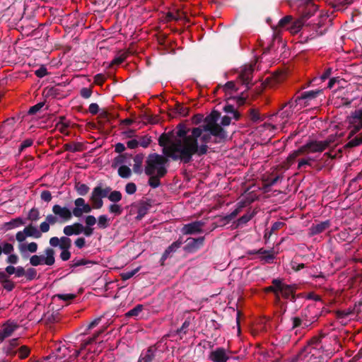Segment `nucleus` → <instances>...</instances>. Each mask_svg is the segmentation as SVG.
Masks as SVG:
<instances>
[{
	"instance_id": "nucleus-3",
	"label": "nucleus",
	"mask_w": 362,
	"mask_h": 362,
	"mask_svg": "<svg viewBox=\"0 0 362 362\" xmlns=\"http://www.w3.org/2000/svg\"><path fill=\"white\" fill-rule=\"evenodd\" d=\"M334 351L331 349H322L320 342L306 346L291 362H325Z\"/></svg>"
},
{
	"instance_id": "nucleus-11",
	"label": "nucleus",
	"mask_w": 362,
	"mask_h": 362,
	"mask_svg": "<svg viewBox=\"0 0 362 362\" xmlns=\"http://www.w3.org/2000/svg\"><path fill=\"white\" fill-rule=\"evenodd\" d=\"M28 237L35 239L41 238V233L38 228L33 224L25 226L22 230L17 232L16 234V239L18 243L25 242Z\"/></svg>"
},
{
	"instance_id": "nucleus-29",
	"label": "nucleus",
	"mask_w": 362,
	"mask_h": 362,
	"mask_svg": "<svg viewBox=\"0 0 362 362\" xmlns=\"http://www.w3.org/2000/svg\"><path fill=\"white\" fill-rule=\"evenodd\" d=\"M110 219L107 215H100L98 218V227L100 229H105L110 226Z\"/></svg>"
},
{
	"instance_id": "nucleus-19",
	"label": "nucleus",
	"mask_w": 362,
	"mask_h": 362,
	"mask_svg": "<svg viewBox=\"0 0 362 362\" xmlns=\"http://www.w3.org/2000/svg\"><path fill=\"white\" fill-rule=\"evenodd\" d=\"M16 322L8 321L0 327V340L10 337L18 328Z\"/></svg>"
},
{
	"instance_id": "nucleus-55",
	"label": "nucleus",
	"mask_w": 362,
	"mask_h": 362,
	"mask_svg": "<svg viewBox=\"0 0 362 362\" xmlns=\"http://www.w3.org/2000/svg\"><path fill=\"white\" fill-rule=\"evenodd\" d=\"M250 118L255 122L259 121L260 119L259 112L256 110L251 109L250 111Z\"/></svg>"
},
{
	"instance_id": "nucleus-20",
	"label": "nucleus",
	"mask_w": 362,
	"mask_h": 362,
	"mask_svg": "<svg viewBox=\"0 0 362 362\" xmlns=\"http://www.w3.org/2000/svg\"><path fill=\"white\" fill-rule=\"evenodd\" d=\"M127 164L130 165V156L127 154H119L113 159L112 167L119 168L120 166H124Z\"/></svg>"
},
{
	"instance_id": "nucleus-34",
	"label": "nucleus",
	"mask_w": 362,
	"mask_h": 362,
	"mask_svg": "<svg viewBox=\"0 0 362 362\" xmlns=\"http://www.w3.org/2000/svg\"><path fill=\"white\" fill-rule=\"evenodd\" d=\"M153 351L149 348L144 354H142L138 362H151L153 358Z\"/></svg>"
},
{
	"instance_id": "nucleus-56",
	"label": "nucleus",
	"mask_w": 362,
	"mask_h": 362,
	"mask_svg": "<svg viewBox=\"0 0 362 362\" xmlns=\"http://www.w3.org/2000/svg\"><path fill=\"white\" fill-rule=\"evenodd\" d=\"M40 197L43 201L46 202H50L52 198L51 192L47 190L42 191L40 194Z\"/></svg>"
},
{
	"instance_id": "nucleus-50",
	"label": "nucleus",
	"mask_w": 362,
	"mask_h": 362,
	"mask_svg": "<svg viewBox=\"0 0 362 362\" xmlns=\"http://www.w3.org/2000/svg\"><path fill=\"white\" fill-rule=\"evenodd\" d=\"M151 177L148 180L149 185L153 188H156L159 186L160 182L159 178L160 177H157L156 175H150Z\"/></svg>"
},
{
	"instance_id": "nucleus-8",
	"label": "nucleus",
	"mask_w": 362,
	"mask_h": 362,
	"mask_svg": "<svg viewBox=\"0 0 362 362\" xmlns=\"http://www.w3.org/2000/svg\"><path fill=\"white\" fill-rule=\"evenodd\" d=\"M54 250L51 247L45 250V255H34L30 258V264L33 267L40 265L52 266L55 262Z\"/></svg>"
},
{
	"instance_id": "nucleus-21",
	"label": "nucleus",
	"mask_w": 362,
	"mask_h": 362,
	"mask_svg": "<svg viewBox=\"0 0 362 362\" xmlns=\"http://www.w3.org/2000/svg\"><path fill=\"white\" fill-rule=\"evenodd\" d=\"M37 248L38 245L35 242H31L30 243L22 242L19 243L18 245V250L22 255H24L27 252L35 253L37 252Z\"/></svg>"
},
{
	"instance_id": "nucleus-7",
	"label": "nucleus",
	"mask_w": 362,
	"mask_h": 362,
	"mask_svg": "<svg viewBox=\"0 0 362 362\" xmlns=\"http://www.w3.org/2000/svg\"><path fill=\"white\" fill-rule=\"evenodd\" d=\"M80 354L79 350H76L75 349H71V347H67L64 345L59 346L52 360H54L55 362H71L74 360Z\"/></svg>"
},
{
	"instance_id": "nucleus-38",
	"label": "nucleus",
	"mask_w": 362,
	"mask_h": 362,
	"mask_svg": "<svg viewBox=\"0 0 362 362\" xmlns=\"http://www.w3.org/2000/svg\"><path fill=\"white\" fill-rule=\"evenodd\" d=\"M305 153L302 146L296 151H293L287 158V161L289 164H291L295 159L300 155Z\"/></svg>"
},
{
	"instance_id": "nucleus-9",
	"label": "nucleus",
	"mask_w": 362,
	"mask_h": 362,
	"mask_svg": "<svg viewBox=\"0 0 362 362\" xmlns=\"http://www.w3.org/2000/svg\"><path fill=\"white\" fill-rule=\"evenodd\" d=\"M110 192V187L103 188L101 186H97L93 188L90 197V200L92 203V209L102 208L103 206V198L106 197Z\"/></svg>"
},
{
	"instance_id": "nucleus-52",
	"label": "nucleus",
	"mask_w": 362,
	"mask_h": 362,
	"mask_svg": "<svg viewBox=\"0 0 362 362\" xmlns=\"http://www.w3.org/2000/svg\"><path fill=\"white\" fill-rule=\"evenodd\" d=\"M85 223L87 226H93L96 223V218L93 215H88L85 217Z\"/></svg>"
},
{
	"instance_id": "nucleus-22",
	"label": "nucleus",
	"mask_w": 362,
	"mask_h": 362,
	"mask_svg": "<svg viewBox=\"0 0 362 362\" xmlns=\"http://www.w3.org/2000/svg\"><path fill=\"white\" fill-rule=\"evenodd\" d=\"M82 224L80 223H75L72 225L66 226L63 229V233L66 236L73 235H79L81 233Z\"/></svg>"
},
{
	"instance_id": "nucleus-36",
	"label": "nucleus",
	"mask_w": 362,
	"mask_h": 362,
	"mask_svg": "<svg viewBox=\"0 0 362 362\" xmlns=\"http://www.w3.org/2000/svg\"><path fill=\"white\" fill-rule=\"evenodd\" d=\"M224 111L230 114L233 119L235 120H238L240 119V114L231 105H228L224 107Z\"/></svg>"
},
{
	"instance_id": "nucleus-17",
	"label": "nucleus",
	"mask_w": 362,
	"mask_h": 362,
	"mask_svg": "<svg viewBox=\"0 0 362 362\" xmlns=\"http://www.w3.org/2000/svg\"><path fill=\"white\" fill-rule=\"evenodd\" d=\"M52 212L58 217L60 222H66L72 218L71 211L66 206L54 204L52 206Z\"/></svg>"
},
{
	"instance_id": "nucleus-33",
	"label": "nucleus",
	"mask_w": 362,
	"mask_h": 362,
	"mask_svg": "<svg viewBox=\"0 0 362 362\" xmlns=\"http://www.w3.org/2000/svg\"><path fill=\"white\" fill-rule=\"evenodd\" d=\"M118 175L122 178H129L132 175L131 169L129 166H120L118 168Z\"/></svg>"
},
{
	"instance_id": "nucleus-64",
	"label": "nucleus",
	"mask_w": 362,
	"mask_h": 362,
	"mask_svg": "<svg viewBox=\"0 0 362 362\" xmlns=\"http://www.w3.org/2000/svg\"><path fill=\"white\" fill-rule=\"evenodd\" d=\"M292 17L291 16H285L279 21V25L284 28L288 23H291Z\"/></svg>"
},
{
	"instance_id": "nucleus-18",
	"label": "nucleus",
	"mask_w": 362,
	"mask_h": 362,
	"mask_svg": "<svg viewBox=\"0 0 362 362\" xmlns=\"http://www.w3.org/2000/svg\"><path fill=\"white\" fill-rule=\"evenodd\" d=\"M204 226V223L202 221H194L184 225L181 231L184 235L199 233L202 231V228Z\"/></svg>"
},
{
	"instance_id": "nucleus-26",
	"label": "nucleus",
	"mask_w": 362,
	"mask_h": 362,
	"mask_svg": "<svg viewBox=\"0 0 362 362\" xmlns=\"http://www.w3.org/2000/svg\"><path fill=\"white\" fill-rule=\"evenodd\" d=\"M182 245L181 241H175L173 243H172L163 252L161 261L163 262L168 257L169 255L175 252Z\"/></svg>"
},
{
	"instance_id": "nucleus-43",
	"label": "nucleus",
	"mask_w": 362,
	"mask_h": 362,
	"mask_svg": "<svg viewBox=\"0 0 362 362\" xmlns=\"http://www.w3.org/2000/svg\"><path fill=\"white\" fill-rule=\"evenodd\" d=\"M54 298H57L64 301H69L74 299L76 298V295L73 293L56 294Z\"/></svg>"
},
{
	"instance_id": "nucleus-62",
	"label": "nucleus",
	"mask_w": 362,
	"mask_h": 362,
	"mask_svg": "<svg viewBox=\"0 0 362 362\" xmlns=\"http://www.w3.org/2000/svg\"><path fill=\"white\" fill-rule=\"evenodd\" d=\"M127 146L130 149H134L139 146V140L137 139H132V140L127 141Z\"/></svg>"
},
{
	"instance_id": "nucleus-46",
	"label": "nucleus",
	"mask_w": 362,
	"mask_h": 362,
	"mask_svg": "<svg viewBox=\"0 0 362 362\" xmlns=\"http://www.w3.org/2000/svg\"><path fill=\"white\" fill-rule=\"evenodd\" d=\"M140 269V267H137L134 270L124 272L121 274L122 280H128L134 276Z\"/></svg>"
},
{
	"instance_id": "nucleus-48",
	"label": "nucleus",
	"mask_w": 362,
	"mask_h": 362,
	"mask_svg": "<svg viewBox=\"0 0 362 362\" xmlns=\"http://www.w3.org/2000/svg\"><path fill=\"white\" fill-rule=\"evenodd\" d=\"M252 216H253V215L252 214L247 213L238 219L237 224L238 226L245 224V223H247L249 221H250L252 219Z\"/></svg>"
},
{
	"instance_id": "nucleus-25",
	"label": "nucleus",
	"mask_w": 362,
	"mask_h": 362,
	"mask_svg": "<svg viewBox=\"0 0 362 362\" xmlns=\"http://www.w3.org/2000/svg\"><path fill=\"white\" fill-rule=\"evenodd\" d=\"M187 245V250L193 252L197 250L204 243V238L201 237L198 238H189Z\"/></svg>"
},
{
	"instance_id": "nucleus-13",
	"label": "nucleus",
	"mask_w": 362,
	"mask_h": 362,
	"mask_svg": "<svg viewBox=\"0 0 362 362\" xmlns=\"http://www.w3.org/2000/svg\"><path fill=\"white\" fill-rule=\"evenodd\" d=\"M74 208L71 211L72 216L80 218L83 214H89L92 211V206L86 203L83 198L79 197L74 200Z\"/></svg>"
},
{
	"instance_id": "nucleus-35",
	"label": "nucleus",
	"mask_w": 362,
	"mask_h": 362,
	"mask_svg": "<svg viewBox=\"0 0 362 362\" xmlns=\"http://www.w3.org/2000/svg\"><path fill=\"white\" fill-rule=\"evenodd\" d=\"M250 254L258 253L263 255L262 259L265 260L267 262H271L274 259V257L273 254H272L269 251L263 250L262 249L259 250L256 252H250Z\"/></svg>"
},
{
	"instance_id": "nucleus-53",
	"label": "nucleus",
	"mask_w": 362,
	"mask_h": 362,
	"mask_svg": "<svg viewBox=\"0 0 362 362\" xmlns=\"http://www.w3.org/2000/svg\"><path fill=\"white\" fill-rule=\"evenodd\" d=\"M94 228L92 226H83L82 225L81 233H83L86 237H90L93 234Z\"/></svg>"
},
{
	"instance_id": "nucleus-31",
	"label": "nucleus",
	"mask_w": 362,
	"mask_h": 362,
	"mask_svg": "<svg viewBox=\"0 0 362 362\" xmlns=\"http://www.w3.org/2000/svg\"><path fill=\"white\" fill-rule=\"evenodd\" d=\"M108 211L115 216H119L122 214L123 209L120 204L114 203L108 206Z\"/></svg>"
},
{
	"instance_id": "nucleus-54",
	"label": "nucleus",
	"mask_w": 362,
	"mask_h": 362,
	"mask_svg": "<svg viewBox=\"0 0 362 362\" xmlns=\"http://www.w3.org/2000/svg\"><path fill=\"white\" fill-rule=\"evenodd\" d=\"M45 221L49 224V225H54L57 223V222H60L58 219V217H57L54 214H48L46 216Z\"/></svg>"
},
{
	"instance_id": "nucleus-63",
	"label": "nucleus",
	"mask_w": 362,
	"mask_h": 362,
	"mask_svg": "<svg viewBox=\"0 0 362 362\" xmlns=\"http://www.w3.org/2000/svg\"><path fill=\"white\" fill-rule=\"evenodd\" d=\"M312 161H313V159L311 158L300 160L298 162V168H301L305 165H310Z\"/></svg>"
},
{
	"instance_id": "nucleus-39",
	"label": "nucleus",
	"mask_w": 362,
	"mask_h": 362,
	"mask_svg": "<svg viewBox=\"0 0 362 362\" xmlns=\"http://www.w3.org/2000/svg\"><path fill=\"white\" fill-rule=\"evenodd\" d=\"M242 209H243V205H239L231 213L225 216L223 219L226 221H231L232 219L235 218L239 213H240Z\"/></svg>"
},
{
	"instance_id": "nucleus-30",
	"label": "nucleus",
	"mask_w": 362,
	"mask_h": 362,
	"mask_svg": "<svg viewBox=\"0 0 362 362\" xmlns=\"http://www.w3.org/2000/svg\"><path fill=\"white\" fill-rule=\"evenodd\" d=\"M108 198V199L114 203H117L122 200V193L119 191H111L109 192L107 196L106 197Z\"/></svg>"
},
{
	"instance_id": "nucleus-10",
	"label": "nucleus",
	"mask_w": 362,
	"mask_h": 362,
	"mask_svg": "<svg viewBox=\"0 0 362 362\" xmlns=\"http://www.w3.org/2000/svg\"><path fill=\"white\" fill-rule=\"evenodd\" d=\"M273 286L268 288V290L273 291L276 296L281 295L285 298H293L294 287L290 285L284 284L279 279H274L272 281Z\"/></svg>"
},
{
	"instance_id": "nucleus-44",
	"label": "nucleus",
	"mask_w": 362,
	"mask_h": 362,
	"mask_svg": "<svg viewBox=\"0 0 362 362\" xmlns=\"http://www.w3.org/2000/svg\"><path fill=\"white\" fill-rule=\"evenodd\" d=\"M142 305H137L133 309L128 311L126 314L127 317L137 316L142 310Z\"/></svg>"
},
{
	"instance_id": "nucleus-23",
	"label": "nucleus",
	"mask_w": 362,
	"mask_h": 362,
	"mask_svg": "<svg viewBox=\"0 0 362 362\" xmlns=\"http://www.w3.org/2000/svg\"><path fill=\"white\" fill-rule=\"evenodd\" d=\"M330 226L329 221H322L316 224H313L310 228V233L312 235L322 233Z\"/></svg>"
},
{
	"instance_id": "nucleus-37",
	"label": "nucleus",
	"mask_w": 362,
	"mask_h": 362,
	"mask_svg": "<svg viewBox=\"0 0 362 362\" xmlns=\"http://www.w3.org/2000/svg\"><path fill=\"white\" fill-rule=\"evenodd\" d=\"M136 139L139 140V145L143 148H147L151 142V136L148 135L137 136Z\"/></svg>"
},
{
	"instance_id": "nucleus-61",
	"label": "nucleus",
	"mask_w": 362,
	"mask_h": 362,
	"mask_svg": "<svg viewBox=\"0 0 362 362\" xmlns=\"http://www.w3.org/2000/svg\"><path fill=\"white\" fill-rule=\"evenodd\" d=\"M35 75L40 78L45 76L47 75V69L44 66H42L40 68L35 71Z\"/></svg>"
},
{
	"instance_id": "nucleus-12",
	"label": "nucleus",
	"mask_w": 362,
	"mask_h": 362,
	"mask_svg": "<svg viewBox=\"0 0 362 362\" xmlns=\"http://www.w3.org/2000/svg\"><path fill=\"white\" fill-rule=\"evenodd\" d=\"M334 141V139L331 138L326 141H313L307 143L302 148L305 153L322 152L329 146L330 143Z\"/></svg>"
},
{
	"instance_id": "nucleus-15",
	"label": "nucleus",
	"mask_w": 362,
	"mask_h": 362,
	"mask_svg": "<svg viewBox=\"0 0 362 362\" xmlns=\"http://www.w3.org/2000/svg\"><path fill=\"white\" fill-rule=\"evenodd\" d=\"M230 351L223 347L212 350L209 355V359L212 362H227L230 358Z\"/></svg>"
},
{
	"instance_id": "nucleus-1",
	"label": "nucleus",
	"mask_w": 362,
	"mask_h": 362,
	"mask_svg": "<svg viewBox=\"0 0 362 362\" xmlns=\"http://www.w3.org/2000/svg\"><path fill=\"white\" fill-rule=\"evenodd\" d=\"M219 117L220 113L214 110L205 118V124L202 127H194L190 131L180 128L175 137L161 135L158 142L163 147L164 155L175 160L188 163L194 154H206L211 136L219 140L226 137V132L217 124Z\"/></svg>"
},
{
	"instance_id": "nucleus-27",
	"label": "nucleus",
	"mask_w": 362,
	"mask_h": 362,
	"mask_svg": "<svg viewBox=\"0 0 362 362\" xmlns=\"http://www.w3.org/2000/svg\"><path fill=\"white\" fill-rule=\"evenodd\" d=\"M144 156L142 154H137L134 158L133 170L136 173H141L142 171V163Z\"/></svg>"
},
{
	"instance_id": "nucleus-28",
	"label": "nucleus",
	"mask_w": 362,
	"mask_h": 362,
	"mask_svg": "<svg viewBox=\"0 0 362 362\" xmlns=\"http://www.w3.org/2000/svg\"><path fill=\"white\" fill-rule=\"evenodd\" d=\"M308 326L307 322L303 321L299 317L292 318V329H296V332L300 329H305Z\"/></svg>"
},
{
	"instance_id": "nucleus-59",
	"label": "nucleus",
	"mask_w": 362,
	"mask_h": 362,
	"mask_svg": "<svg viewBox=\"0 0 362 362\" xmlns=\"http://www.w3.org/2000/svg\"><path fill=\"white\" fill-rule=\"evenodd\" d=\"M50 225L46 221H43L40 225V228L38 229L40 233H47L49 230Z\"/></svg>"
},
{
	"instance_id": "nucleus-57",
	"label": "nucleus",
	"mask_w": 362,
	"mask_h": 362,
	"mask_svg": "<svg viewBox=\"0 0 362 362\" xmlns=\"http://www.w3.org/2000/svg\"><path fill=\"white\" fill-rule=\"evenodd\" d=\"M103 332V330H101L100 332H98V333H96L93 337L90 338L89 339H88L87 341H86L82 345H81V350L82 349H84L88 344H91L93 341H94V340L99 336V334H100L102 332Z\"/></svg>"
},
{
	"instance_id": "nucleus-60",
	"label": "nucleus",
	"mask_w": 362,
	"mask_h": 362,
	"mask_svg": "<svg viewBox=\"0 0 362 362\" xmlns=\"http://www.w3.org/2000/svg\"><path fill=\"white\" fill-rule=\"evenodd\" d=\"M33 141L30 139H25L22 142L20 146L19 151H23L25 148L30 147L33 145Z\"/></svg>"
},
{
	"instance_id": "nucleus-40",
	"label": "nucleus",
	"mask_w": 362,
	"mask_h": 362,
	"mask_svg": "<svg viewBox=\"0 0 362 362\" xmlns=\"http://www.w3.org/2000/svg\"><path fill=\"white\" fill-rule=\"evenodd\" d=\"M60 249L69 250L71 245V240L66 236L60 238Z\"/></svg>"
},
{
	"instance_id": "nucleus-6",
	"label": "nucleus",
	"mask_w": 362,
	"mask_h": 362,
	"mask_svg": "<svg viewBox=\"0 0 362 362\" xmlns=\"http://www.w3.org/2000/svg\"><path fill=\"white\" fill-rule=\"evenodd\" d=\"M299 5L301 6V4ZM316 11L317 6L311 1H308L305 6H300L298 11L301 13V16L288 28L290 33L292 34L298 33L304 25L305 21L313 16Z\"/></svg>"
},
{
	"instance_id": "nucleus-4",
	"label": "nucleus",
	"mask_w": 362,
	"mask_h": 362,
	"mask_svg": "<svg viewBox=\"0 0 362 362\" xmlns=\"http://www.w3.org/2000/svg\"><path fill=\"white\" fill-rule=\"evenodd\" d=\"M295 101L289 102L284 107V109L280 112H278L276 115H273L271 118L272 122H275V124L264 123V127L269 130H282L287 124L289 117L293 114V109L297 110V108L295 107Z\"/></svg>"
},
{
	"instance_id": "nucleus-51",
	"label": "nucleus",
	"mask_w": 362,
	"mask_h": 362,
	"mask_svg": "<svg viewBox=\"0 0 362 362\" xmlns=\"http://www.w3.org/2000/svg\"><path fill=\"white\" fill-rule=\"evenodd\" d=\"M136 191V186L133 182H129L125 186V192L129 194H133Z\"/></svg>"
},
{
	"instance_id": "nucleus-58",
	"label": "nucleus",
	"mask_w": 362,
	"mask_h": 362,
	"mask_svg": "<svg viewBox=\"0 0 362 362\" xmlns=\"http://www.w3.org/2000/svg\"><path fill=\"white\" fill-rule=\"evenodd\" d=\"M80 94L83 98H89L92 95V90L89 88H83L80 91Z\"/></svg>"
},
{
	"instance_id": "nucleus-5",
	"label": "nucleus",
	"mask_w": 362,
	"mask_h": 362,
	"mask_svg": "<svg viewBox=\"0 0 362 362\" xmlns=\"http://www.w3.org/2000/svg\"><path fill=\"white\" fill-rule=\"evenodd\" d=\"M165 163L166 159L163 156L156 153L150 154L146 160L145 173L148 175L163 177L167 172Z\"/></svg>"
},
{
	"instance_id": "nucleus-14",
	"label": "nucleus",
	"mask_w": 362,
	"mask_h": 362,
	"mask_svg": "<svg viewBox=\"0 0 362 362\" xmlns=\"http://www.w3.org/2000/svg\"><path fill=\"white\" fill-rule=\"evenodd\" d=\"M349 129L351 134L362 128V109L356 110L348 117Z\"/></svg>"
},
{
	"instance_id": "nucleus-2",
	"label": "nucleus",
	"mask_w": 362,
	"mask_h": 362,
	"mask_svg": "<svg viewBox=\"0 0 362 362\" xmlns=\"http://www.w3.org/2000/svg\"><path fill=\"white\" fill-rule=\"evenodd\" d=\"M253 71V67L251 64L245 65L241 70L239 76V78L236 82L228 81L225 85L218 86L225 93L226 99H235L238 105H243L245 101L243 96L238 95V90H240L239 84L241 83L244 86V90H246L249 88V85L252 79V74Z\"/></svg>"
},
{
	"instance_id": "nucleus-47",
	"label": "nucleus",
	"mask_w": 362,
	"mask_h": 362,
	"mask_svg": "<svg viewBox=\"0 0 362 362\" xmlns=\"http://www.w3.org/2000/svg\"><path fill=\"white\" fill-rule=\"evenodd\" d=\"M25 276L27 280H33L37 276V271L34 268H29L25 271Z\"/></svg>"
},
{
	"instance_id": "nucleus-49",
	"label": "nucleus",
	"mask_w": 362,
	"mask_h": 362,
	"mask_svg": "<svg viewBox=\"0 0 362 362\" xmlns=\"http://www.w3.org/2000/svg\"><path fill=\"white\" fill-rule=\"evenodd\" d=\"M1 250L3 253L9 255L13 251L14 248L11 243H5L1 246Z\"/></svg>"
},
{
	"instance_id": "nucleus-41",
	"label": "nucleus",
	"mask_w": 362,
	"mask_h": 362,
	"mask_svg": "<svg viewBox=\"0 0 362 362\" xmlns=\"http://www.w3.org/2000/svg\"><path fill=\"white\" fill-rule=\"evenodd\" d=\"M28 218L32 221H36L40 218V212L37 209H31L28 215Z\"/></svg>"
},
{
	"instance_id": "nucleus-45",
	"label": "nucleus",
	"mask_w": 362,
	"mask_h": 362,
	"mask_svg": "<svg viewBox=\"0 0 362 362\" xmlns=\"http://www.w3.org/2000/svg\"><path fill=\"white\" fill-rule=\"evenodd\" d=\"M18 354L19 358H25L30 354V349L26 346H22L19 348Z\"/></svg>"
},
{
	"instance_id": "nucleus-32",
	"label": "nucleus",
	"mask_w": 362,
	"mask_h": 362,
	"mask_svg": "<svg viewBox=\"0 0 362 362\" xmlns=\"http://www.w3.org/2000/svg\"><path fill=\"white\" fill-rule=\"evenodd\" d=\"M75 189L77 193L81 196H84L88 194L89 187L83 183L78 182L75 185Z\"/></svg>"
},
{
	"instance_id": "nucleus-24",
	"label": "nucleus",
	"mask_w": 362,
	"mask_h": 362,
	"mask_svg": "<svg viewBox=\"0 0 362 362\" xmlns=\"http://www.w3.org/2000/svg\"><path fill=\"white\" fill-rule=\"evenodd\" d=\"M25 221L21 217H18L16 218L11 219L8 222H6L4 224V229L5 230H11L17 228H19L23 225H25Z\"/></svg>"
},
{
	"instance_id": "nucleus-42",
	"label": "nucleus",
	"mask_w": 362,
	"mask_h": 362,
	"mask_svg": "<svg viewBox=\"0 0 362 362\" xmlns=\"http://www.w3.org/2000/svg\"><path fill=\"white\" fill-rule=\"evenodd\" d=\"M362 144V132L359 134L358 135L356 136L354 138L351 139L348 145L349 146H359Z\"/></svg>"
},
{
	"instance_id": "nucleus-16",
	"label": "nucleus",
	"mask_w": 362,
	"mask_h": 362,
	"mask_svg": "<svg viewBox=\"0 0 362 362\" xmlns=\"http://www.w3.org/2000/svg\"><path fill=\"white\" fill-rule=\"evenodd\" d=\"M320 93H321L320 90L305 92L301 96H299L296 99L295 107L297 108V110H300L303 107L308 105V102L312 99L315 98Z\"/></svg>"
}]
</instances>
